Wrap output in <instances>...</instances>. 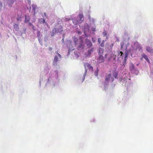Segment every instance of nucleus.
<instances>
[{
  "label": "nucleus",
  "mask_w": 153,
  "mask_h": 153,
  "mask_svg": "<svg viewBox=\"0 0 153 153\" xmlns=\"http://www.w3.org/2000/svg\"><path fill=\"white\" fill-rule=\"evenodd\" d=\"M84 66L85 68V71L84 74V76H85L86 73L87 72L88 69L89 70L93 71V67L91 66V65L88 63H85L84 64Z\"/></svg>",
  "instance_id": "nucleus-1"
},
{
  "label": "nucleus",
  "mask_w": 153,
  "mask_h": 153,
  "mask_svg": "<svg viewBox=\"0 0 153 153\" xmlns=\"http://www.w3.org/2000/svg\"><path fill=\"white\" fill-rule=\"evenodd\" d=\"M99 56L97 59V63H100L104 62L105 61V58L103 55H99Z\"/></svg>",
  "instance_id": "nucleus-2"
},
{
  "label": "nucleus",
  "mask_w": 153,
  "mask_h": 153,
  "mask_svg": "<svg viewBox=\"0 0 153 153\" xmlns=\"http://www.w3.org/2000/svg\"><path fill=\"white\" fill-rule=\"evenodd\" d=\"M86 43L87 45V46L88 47H90L92 46V44L91 42L89 40L86 39Z\"/></svg>",
  "instance_id": "nucleus-3"
},
{
  "label": "nucleus",
  "mask_w": 153,
  "mask_h": 153,
  "mask_svg": "<svg viewBox=\"0 0 153 153\" xmlns=\"http://www.w3.org/2000/svg\"><path fill=\"white\" fill-rule=\"evenodd\" d=\"M104 52V49L103 48H100L98 49V53L99 55H102Z\"/></svg>",
  "instance_id": "nucleus-4"
},
{
  "label": "nucleus",
  "mask_w": 153,
  "mask_h": 153,
  "mask_svg": "<svg viewBox=\"0 0 153 153\" xmlns=\"http://www.w3.org/2000/svg\"><path fill=\"white\" fill-rule=\"evenodd\" d=\"M14 0H8L7 3L10 7H12V5L14 3Z\"/></svg>",
  "instance_id": "nucleus-5"
},
{
  "label": "nucleus",
  "mask_w": 153,
  "mask_h": 153,
  "mask_svg": "<svg viewBox=\"0 0 153 153\" xmlns=\"http://www.w3.org/2000/svg\"><path fill=\"white\" fill-rule=\"evenodd\" d=\"M142 57L144 58L149 63L150 62L147 56L145 54H143L142 55Z\"/></svg>",
  "instance_id": "nucleus-6"
},
{
  "label": "nucleus",
  "mask_w": 153,
  "mask_h": 153,
  "mask_svg": "<svg viewBox=\"0 0 153 153\" xmlns=\"http://www.w3.org/2000/svg\"><path fill=\"white\" fill-rule=\"evenodd\" d=\"M111 75L110 74H109L107 75L105 77V81L106 82H108L111 77Z\"/></svg>",
  "instance_id": "nucleus-7"
},
{
  "label": "nucleus",
  "mask_w": 153,
  "mask_h": 153,
  "mask_svg": "<svg viewBox=\"0 0 153 153\" xmlns=\"http://www.w3.org/2000/svg\"><path fill=\"white\" fill-rule=\"evenodd\" d=\"M146 50L150 53H152L153 52V49L149 46H147L146 48Z\"/></svg>",
  "instance_id": "nucleus-8"
},
{
  "label": "nucleus",
  "mask_w": 153,
  "mask_h": 153,
  "mask_svg": "<svg viewBox=\"0 0 153 153\" xmlns=\"http://www.w3.org/2000/svg\"><path fill=\"white\" fill-rule=\"evenodd\" d=\"M117 53L118 56H119L120 55V56L119 57H122V59H123V52L122 51H117Z\"/></svg>",
  "instance_id": "nucleus-9"
},
{
  "label": "nucleus",
  "mask_w": 153,
  "mask_h": 153,
  "mask_svg": "<svg viewBox=\"0 0 153 153\" xmlns=\"http://www.w3.org/2000/svg\"><path fill=\"white\" fill-rule=\"evenodd\" d=\"M58 61V57L57 56H55V57L54 58V61H53V64H54V65H55V64H56V63Z\"/></svg>",
  "instance_id": "nucleus-10"
},
{
  "label": "nucleus",
  "mask_w": 153,
  "mask_h": 153,
  "mask_svg": "<svg viewBox=\"0 0 153 153\" xmlns=\"http://www.w3.org/2000/svg\"><path fill=\"white\" fill-rule=\"evenodd\" d=\"M13 26L16 30H18L19 29V26L18 24H15Z\"/></svg>",
  "instance_id": "nucleus-11"
},
{
  "label": "nucleus",
  "mask_w": 153,
  "mask_h": 153,
  "mask_svg": "<svg viewBox=\"0 0 153 153\" xmlns=\"http://www.w3.org/2000/svg\"><path fill=\"white\" fill-rule=\"evenodd\" d=\"M30 21V18L28 17H27L25 16V23H27L28 22Z\"/></svg>",
  "instance_id": "nucleus-12"
},
{
  "label": "nucleus",
  "mask_w": 153,
  "mask_h": 153,
  "mask_svg": "<svg viewBox=\"0 0 153 153\" xmlns=\"http://www.w3.org/2000/svg\"><path fill=\"white\" fill-rule=\"evenodd\" d=\"M78 17L80 19V21H81L82 22L83 21V20H82V19H83V16L82 14H79L78 16Z\"/></svg>",
  "instance_id": "nucleus-13"
},
{
  "label": "nucleus",
  "mask_w": 153,
  "mask_h": 153,
  "mask_svg": "<svg viewBox=\"0 0 153 153\" xmlns=\"http://www.w3.org/2000/svg\"><path fill=\"white\" fill-rule=\"evenodd\" d=\"M73 40L74 41L75 43V45H76L77 44L78 39L76 37H74L73 38Z\"/></svg>",
  "instance_id": "nucleus-14"
},
{
  "label": "nucleus",
  "mask_w": 153,
  "mask_h": 153,
  "mask_svg": "<svg viewBox=\"0 0 153 153\" xmlns=\"http://www.w3.org/2000/svg\"><path fill=\"white\" fill-rule=\"evenodd\" d=\"M32 10L34 11V13H35L36 9V5L34 4L32 5Z\"/></svg>",
  "instance_id": "nucleus-15"
},
{
  "label": "nucleus",
  "mask_w": 153,
  "mask_h": 153,
  "mask_svg": "<svg viewBox=\"0 0 153 153\" xmlns=\"http://www.w3.org/2000/svg\"><path fill=\"white\" fill-rule=\"evenodd\" d=\"M113 76L115 78H117L118 76V73L116 72H114L113 74Z\"/></svg>",
  "instance_id": "nucleus-16"
},
{
  "label": "nucleus",
  "mask_w": 153,
  "mask_h": 153,
  "mask_svg": "<svg viewBox=\"0 0 153 153\" xmlns=\"http://www.w3.org/2000/svg\"><path fill=\"white\" fill-rule=\"evenodd\" d=\"M99 72V70L98 68H97V70L94 72V74L96 76H97L98 75V73Z\"/></svg>",
  "instance_id": "nucleus-17"
},
{
  "label": "nucleus",
  "mask_w": 153,
  "mask_h": 153,
  "mask_svg": "<svg viewBox=\"0 0 153 153\" xmlns=\"http://www.w3.org/2000/svg\"><path fill=\"white\" fill-rule=\"evenodd\" d=\"M93 49H94L93 48L88 51V54L89 55H90L93 51Z\"/></svg>",
  "instance_id": "nucleus-18"
},
{
  "label": "nucleus",
  "mask_w": 153,
  "mask_h": 153,
  "mask_svg": "<svg viewBox=\"0 0 153 153\" xmlns=\"http://www.w3.org/2000/svg\"><path fill=\"white\" fill-rule=\"evenodd\" d=\"M102 34L103 36L104 37H105L107 34V33L105 30H104V31L102 33Z\"/></svg>",
  "instance_id": "nucleus-19"
},
{
  "label": "nucleus",
  "mask_w": 153,
  "mask_h": 153,
  "mask_svg": "<svg viewBox=\"0 0 153 153\" xmlns=\"http://www.w3.org/2000/svg\"><path fill=\"white\" fill-rule=\"evenodd\" d=\"M105 41L104 40L102 41V43L100 44V45L102 47H103L104 45Z\"/></svg>",
  "instance_id": "nucleus-20"
},
{
  "label": "nucleus",
  "mask_w": 153,
  "mask_h": 153,
  "mask_svg": "<svg viewBox=\"0 0 153 153\" xmlns=\"http://www.w3.org/2000/svg\"><path fill=\"white\" fill-rule=\"evenodd\" d=\"M40 31H38L37 32V36H39L40 35Z\"/></svg>",
  "instance_id": "nucleus-21"
},
{
  "label": "nucleus",
  "mask_w": 153,
  "mask_h": 153,
  "mask_svg": "<svg viewBox=\"0 0 153 153\" xmlns=\"http://www.w3.org/2000/svg\"><path fill=\"white\" fill-rule=\"evenodd\" d=\"M98 42L99 44H100L101 42V39L100 38L98 39Z\"/></svg>",
  "instance_id": "nucleus-22"
},
{
  "label": "nucleus",
  "mask_w": 153,
  "mask_h": 153,
  "mask_svg": "<svg viewBox=\"0 0 153 153\" xmlns=\"http://www.w3.org/2000/svg\"><path fill=\"white\" fill-rule=\"evenodd\" d=\"M128 56V54L127 53L125 54V58H127Z\"/></svg>",
  "instance_id": "nucleus-23"
},
{
  "label": "nucleus",
  "mask_w": 153,
  "mask_h": 153,
  "mask_svg": "<svg viewBox=\"0 0 153 153\" xmlns=\"http://www.w3.org/2000/svg\"><path fill=\"white\" fill-rule=\"evenodd\" d=\"M2 7V4L1 3H0V9H1Z\"/></svg>",
  "instance_id": "nucleus-24"
},
{
  "label": "nucleus",
  "mask_w": 153,
  "mask_h": 153,
  "mask_svg": "<svg viewBox=\"0 0 153 153\" xmlns=\"http://www.w3.org/2000/svg\"><path fill=\"white\" fill-rule=\"evenodd\" d=\"M82 47V45L81 44H80L79 45V48H81Z\"/></svg>",
  "instance_id": "nucleus-25"
},
{
  "label": "nucleus",
  "mask_w": 153,
  "mask_h": 153,
  "mask_svg": "<svg viewBox=\"0 0 153 153\" xmlns=\"http://www.w3.org/2000/svg\"><path fill=\"white\" fill-rule=\"evenodd\" d=\"M57 53L59 56V58H61V55H60V54H59V53Z\"/></svg>",
  "instance_id": "nucleus-26"
},
{
  "label": "nucleus",
  "mask_w": 153,
  "mask_h": 153,
  "mask_svg": "<svg viewBox=\"0 0 153 153\" xmlns=\"http://www.w3.org/2000/svg\"><path fill=\"white\" fill-rule=\"evenodd\" d=\"M52 50V48H51V47H49V48H48V50L49 51H51V50Z\"/></svg>",
  "instance_id": "nucleus-27"
},
{
  "label": "nucleus",
  "mask_w": 153,
  "mask_h": 153,
  "mask_svg": "<svg viewBox=\"0 0 153 153\" xmlns=\"http://www.w3.org/2000/svg\"><path fill=\"white\" fill-rule=\"evenodd\" d=\"M92 30L94 31H96V29L95 28H94L92 29Z\"/></svg>",
  "instance_id": "nucleus-28"
},
{
  "label": "nucleus",
  "mask_w": 153,
  "mask_h": 153,
  "mask_svg": "<svg viewBox=\"0 0 153 153\" xmlns=\"http://www.w3.org/2000/svg\"><path fill=\"white\" fill-rule=\"evenodd\" d=\"M126 60H127V58H125L124 59V61H125V62H126Z\"/></svg>",
  "instance_id": "nucleus-29"
},
{
  "label": "nucleus",
  "mask_w": 153,
  "mask_h": 153,
  "mask_svg": "<svg viewBox=\"0 0 153 153\" xmlns=\"http://www.w3.org/2000/svg\"><path fill=\"white\" fill-rule=\"evenodd\" d=\"M78 23V21H77L75 23V24L77 25Z\"/></svg>",
  "instance_id": "nucleus-30"
},
{
  "label": "nucleus",
  "mask_w": 153,
  "mask_h": 153,
  "mask_svg": "<svg viewBox=\"0 0 153 153\" xmlns=\"http://www.w3.org/2000/svg\"><path fill=\"white\" fill-rule=\"evenodd\" d=\"M105 58H106V57H107V56H106V54H105Z\"/></svg>",
  "instance_id": "nucleus-31"
},
{
  "label": "nucleus",
  "mask_w": 153,
  "mask_h": 153,
  "mask_svg": "<svg viewBox=\"0 0 153 153\" xmlns=\"http://www.w3.org/2000/svg\"><path fill=\"white\" fill-rule=\"evenodd\" d=\"M131 66L133 68H134V65L132 64Z\"/></svg>",
  "instance_id": "nucleus-32"
},
{
  "label": "nucleus",
  "mask_w": 153,
  "mask_h": 153,
  "mask_svg": "<svg viewBox=\"0 0 153 153\" xmlns=\"http://www.w3.org/2000/svg\"><path fill=\"white\" fill-rule=\"evenodd\" d=\"M43 22L44 23L45 22V20L44 19L43 20Z\"/></svg>",
  "instance_id": "nucleus-33"
},
{
  "label": "nucleus",
  "mask_w": 153,
  "mask_h": 153,
  "mask_svg": "<svg viewBox=\"0 0 153 153\" xmlns=\"http://www.w3.org/2000/svg\"><path fill=\"white\" fill-rule=\"evenodd\" d=\"M141 60H143V57H142V58H141Z\"/></svg>",
  "instance_id": "nucleus-34"
},
{
  "label": "nucleus",
  "mask_w": 153,
  "mask_h": 153,
  "mask_svg": "<svg viewBox=\"0 0 153 153\" xmlns=\"http://www.w3.org/2000/svg\"><path fill=\"white\" fill-rule=\"evenodd\" d=\"M17 21H19V19H17Z\"/></svg>",
  "instance_id": "nucleus-35"
},
{
  "label": "nucleus",
  "mask_w": 153,
  "mask_h": 153,
  "mask_svg": "<svg viewBox=\"0 0 153 153\" xmlns=\"http://www.w3.org/2000/svg\"><path fill=\"white\" fill-rule=\"evenodd\" d=\"M73 23H74V21H73Z\"/></svg>",
  "instance_id": "nucleus-36"
},
{
  "label": "nucleus",
  "mask_w": 153,
  "mask_h": 153,
  "mask_svg": "<svg viewBox=\"0 0 153 153\" xmlns=\"http://www.w3.org/2000/svg\"><path fill=\"white\" fill-rule=\"evenodd\" d=\"M113 80H114V79H112V81H113Z\"/></svg>",
  "instance_id": "nucleus-37"
},
{
  "label": "nucleus",
  "mask_w": 153,
  "mask_h": 153,
  "mask_svg": "<svg viewBox=\"0 0 153 153\" xmlns=\"http://www.w3.org/2000/svg\"><path fill=\"white\" fill-rule=\"evenodd\" d=\"M70 44H71V42H70Z\"/></svg>",
  "instance_id": "nucleus-38"
}]
</instances>
